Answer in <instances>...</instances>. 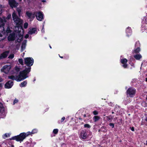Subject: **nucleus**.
Masks as SVG:
<instances>
[{"instance_id": "obj_41", "label": "nucleus", "mask_w": 147, "mask_h": 147, "mask_svg": "<svg viewBox=\"0 0 147 147\" xmlns=\"http://www.w3.org/2000/svg\"><path fill=\"white\" fill-rule=\"evenodd\" d=\"M8 135L9 136V134H7V133H5L4 134V136H3V137L4 138H5L6 137H7Z\"/></svg>"}, {"instance_id": "obj_4", "label": "nucleus", "mask_w": 147, "mask_h": 147, "mask_svg": "<svg viewBox=\"0 0 147 147\" xmlns=\"http://www.w3.org/2000/svg\"><path fill=\"white\" fill-rule=\"evenodd\" d=\"M34 62V59L32 57H26L24 59V63L27 67H26L30 68L31 69V66L33 65Z\"/></svg>"}, {"instance_id": "obj_25", "label": "nucleus", "mask_w": 147, "mask_h": 147, "mask_svg": "<svg viewBox=\"0 0 147 147\" xmlns=\"http://www.w3.org/2000/svg\"><path fill=\"white\" fill-rule=\"evenodd\" d=\"M106 127L105 126H102L100 128V130L104 132H107V130L106 129ZM100 131V130H98V131L99 132Z\"/></svg>"}, {"instance_id": "obj_27", "label": "nucleus", "mask_w": 147, "mask_h": 147, "mask_svg": "<svg viewBox=\"0 0 147 147\" xmlns=\"http://www.w3.org/2000/svg\"><path fill=\"white\" fill-rule=\"evenodd\" d=\"M26 15L29 18H30L32 16V13H31L29 12H26Z\"/></svg>"}, {"instance_id": "obj_28", "label": "nucleus", "mask_w": 147, "mask_h": 147, "mask_svg": "<svg viewBox=\"0 0 147 147\" xmlns=\"http://www.w3.org/2000/svg\"><path fill=\"white\" fill-rule=\"evenodd\" d=\"M59 131V130L57 129H54L53 131V133L55 134H57Z\"/></svg>"}, {"instance_id": "obj_22", "label": "nucleus", "mask_w": 147, "mask_h": 147, "mask_svg": "<svg viewBox=\"0 0 147 147\" xmlns=\"http://www.w3.org/2000/svg\"><path fill=\"white\" fill-rule=\"evenodd\" d=\"M107 119V121H111L113 119L114 116L111 115H109L106 117Z\"/></svg>"}, {"instance_id": "obj_34", "label": "nucleus", "mask_w": 147, "mask_h": 147, "mask_svg": "<svg viewBox=\"0 0 147 147\" xmlns=\"http://www.w3.org/2000/svg\"><path fill=\"white\" fill-rule=\"evenodd\" d=\"M140 49L139 47H138L137 49L135 50L134 51L136 53H138L140 51Z\"/></svg>"}, {"instance_id": "obj_60", "label": "nucleus", "mask_w": 147, "mask_h": 147, "mask_svg": "<svg viewBox=\"0 0 147 147\" xmlns=\"http://www.w3.org/2000/svg\"><path fill=\"white\" fill-rule=\"evenodd\" d=\"M22 1V0H19V2H21Z\"/></svg>"}, {"instance_id": "obj_24", "label": "nucleus", "mask_w": 147, "mask_h": 147, "mask_svg": "<svg viewBox=\"0 0 147 147\" xmlns=\"http://www.w3.org/2000/svg\"><path fill=\"white\" fill-rule=\"evenodd\" d=\"M142 125H147V117L145 119H143L142 121Z\"/></svg>"}, {"instance_id": "obj_52", "label": "nucleus", "mask_w": 147, "mask_h": 147, "mask_svg": "<svg viewBox=\"0 0 147 147\" xmlns=\"http://www.w3.org/2000/svg\"><path fill=\"white\" fill-rule=\"evenodd\" d=\"M41 1L42 2H46V1L45 0H41Z\"/></svg>"}, {"instance_id": "obj_50", "label": "nucleus", "mask_w": 147, "mask_h": 147, "mask_svg": "<svg viewBox=\"0 0 147 147\" xmlns=\"http://www.w3.org/2000/svg\"><path fill=\"white\" fill-rule=\"evenodd\" d=\"M3 81V79L2 78L0 77V82H2Z\"/></svg>"}, {"instance_id": "obj_58", "label": "nucleus", "mask_w": 147, "mask_h": 147, "mask_svg": "<svg viewBox=\"0 0 147 147\" xmlns=\"http://www.w3.org/2000/svg\"><path fill=\"white\" fill-rule=\"evenodd\" d=\"M146 81L147 82V78H146Z\"/></svg>"}, {"instance_id": "obj_55", "label": "nucleus", "mask_w": 147, "mask_h": 147, "mask_svg": "<svg viewBox=\"0 0 147 147\" xmlns=\"http://www.w3.org/2000/svg\"><path fill=\"white\" fill-rule=\"evenodd\" d=\"M35 80H36V78L34 77V79L33 80V82H34Z\"/></svg>"}, {"instance_id": "obj_23", "label": "nucleus", "mask_w": 147, "mask_h": 147, "mask_svg": "<svg viewBox=\"0 0 147 147\" xmlns=\"http://www.w3.org/2000/svg\"><path fill=\"white\" fill-rule=\"evenodd\" d=\"M100 119V117L98 116H95L93 118V120L94 121L96 122L97 121Z\"/></svg>"}, {"instance_id": "obj_5", "label": "nucleus", "mask_w": 147, "mask_h": 147, "mask_svg": "<svg viewBox=\"0 0 147 147\" xmlns=\"http://www.w3.org/2000/svg\"><path fill=\"white\" fill-rule=\"evenodd\" d=\"M2 31H0V41L3 40L5 38V37L3 36V35H5L6 32L7 33H9L11 32V31L10 28H8L7 30L5 31L3 28Z\"/></svg>"}, {"instance_id": "obj_6", "label": "nucleus", "mask_w": 147, "mask_h": 147, "mask_svg": "<svg viewBox=\"0 0 147 147\" xmlns=\"http://www.w3.org/2000/svg\"><path fill=\"white\" fill-rule=\"evenodd\" d=\"M11 68V66L10 65H5L1 69V71L5 74H7L9 73Z\"/></svg>"}, {"instance_id": "obj_62", "label": "nucleus", "mask_w": 147, "mask_h": 147, "mask_svg": "<svg viewBox=\"0 0 147 147\" xmlns=\"http://www.w3.org/2000/svg\"><path fill=\"white\" fill-rule=\"evenodd\" d=\"M79 119H80L81 120H82V118H79Z\"/></svg>"}, {"instance_id": "obj_31", "label": "nucleus", "mask_w": 147, "mask_h": 147, "mask_svg": "<svg viewBox=\"0 0 147 147\" xmlns=\"http://www.w3.org/2000/svg\"><path fill=\"white\" fill-rule=\"evenodd\" d=\"M17 11L18 12V14L19 17L20 16L21 13L22 12V11L21 9H17Z\"/></svg>"}, {"instance_id": "obj_42", "label": "nucleus", "mask_w": 147, "mask_h": 147, "mask_svg": "<svg viewBox=\"0 0 147 147\" xmlns=\"http://www.w3.org/2000/svg\"><path fill=\"white\" fill-rule=\"evenodd\" d=\"M18 36L19 38L23 37V34H22L21 33H19L18 34Z\"/></svg>"}, {"instance_id": "obj_15", "label": "nucleus", "mask_w": 147, "mask_h": 147, "mask_svg": "<svg viewBox=\"0 0 147 147\" xmlns=\"http://www.w3.org/2000/svg\"><path fill=\"white\" fill-rule=\"evenodd\" d=\"M8 78L11 79L13 80H16L17 82H19L21 81V79H19V78H17L16 76L15 77L14 76L11 75V76H9L8 77Z\"/></svg>"}, {"instance_id": "obj_7", "label": "nucleus", "mask_w": 147, "mask_h": 147, "mask_svg": "<svg viewBox=\"0 0 147 147\" xmlns=\"http://www.w3.org/2000/svg\"><path fill=\"white\" fill-rule=\"evenodd\" d=\"M9 4L12 8L16 7L18 5V3L16 2L15 0H9Z\"/></svg>"}, {"instance_id": "obj_44", "label": "nucleus", "mask_w": 147, "mask_h": 147, "mask_svg": "<svg viewBox=\"0 0 147 147\" xmlns=\"http://www.w3.org/2000/svg\"><path fill=\"white\" fill-rule=\"evenodd\" d=\"M3 87V84L2 83H0V90L2 89Z\"/></svg>"}, {"instance_id": "obj_40", "label": "nucleus", "mask_w": 147, "mask_h": 147, "mask_svg": "<svg viewBox=\"0 0 147 147\" xmlns=\"http://www.w3.org/2000/svg\"><path fill=\"white\" fill-rule=\"evenodd\" d=\"M109 125L112 128H114V124L113 123H110L109 124Z\"/></svg>"}, {"instance_id": "obj_8", "label": "nucleus", "mask_w": 147, "mask_h": 147, "mask_svg": "<svg viewBox=\"0 0 147 147\" xmlns=\"http://www.w3.org/2000/svg\"><path fill=\"white\" fill-rule=\"evenodd\" d=\"M36 16L37 19L40 21H42L44 18L42 12L41 11L37 13L36 14Z\"/></svg>"}, {"instance_id": "obj_12", "label": "nucleus", "mask_w": 147, "mask_h": 147, "mask_svg": "<svg viewBox=\"0 0 147 147\" xmlns=\"http://www.w3.org/2000/svg\"><path fill=\"white\" fill-rule=\"evenodd\" d=\"M9 53L8 51H6L0 55V59L7 57Z\"/></svg>"}, {"instance_id": "obj_57", "label": "nucleus", "mask_w": 147, "mask_h": 147, "mask_svg": "<svg viewBox=\"0 0 147 147\" xmlns=\"http://www.w3.org/2000/svg\"><path fill=\"white\" fill-rule=\"evenodd\" d=\"M14 147V146L13 145H12L11 147Z\"/></svg>"}, {"instance_id": "obj_48", "label": "nucleus", "mask_w": 147, "mask_h": 147, "mask_svg": "<svg viewBox=\"0 0 147 147\" xmlns=\"http://www.w3.org/2000/svg\"><path fill=\"white\" fill-rule=\"evenodd\" d=\"M130 128L131 129V130L132 131H134V127H130Z\"/></svg>"}, {"instance_id": "obj_36", "label": "nucleus", "mask_w": 147, "mask_h": 147, "mask_svg": "<svg viewBox=\"0 0 147 147\" xmlns=\"http://www.w3.org/2000/svg\"><path fill=\"white\" fill-rule=\"evenodd\" d=\"M59 56L61 58H62V59L64 58L66 59H68L69 58V57L68 56H66V57H63V56H60L59 55Z\"/></svg>"}, {"instance_id": "obj_37", "label": "nucleus", "mask_w": 147, "mask_h": 147, "mask_svg": "<svg viewBox=\"0 0 147 147\" xmlns=\"http://www.w3.org/2000/svg\"><path fill=\"white\" fill-rule=\"evenodd\" d=\"M18 102V99L16 98L13 101V104L14 105L15 104L17 103Z\"/></svg>"}, {"instance_id": "obj_13", "label": "nucleus", "mask_w": 147, "mask_h": 147, "mask_svg": "<svg viewBox=\"0 0 147 147\" xmlns=\"http://www.w3.org/2000/svg\"><path fill=\"white\" fill-rule=\"evenodd\" d=\"M127 60L126 59H121V63L123 64L122 66L124 68H126L127 67Z\"/></svg>"}, {"instance_id": "obj_38", "label": "nucleus", "mask_w": 147, "mask_h": 147, "mask_svg": "<svg viewBox=\"0 0 147 147\" xmlns=\"http://www.w3.org/2000/svg\"><path fill=\"white\" fill-rule=\"evenodd\" d=\"M93 113L95 115H97L98 114V112L96 111H94L93 112Z\"/></svg>"}, {"instance_id": "obj_61", "label": "nucleus", "mask_w": 147, "mask_h": 147, "mask_svg": "<svg viewBox=\"0 0 147 147\" xmlns=\"http://www.w3.org/2000/svg\"><path fill=\"white\" fill-rule=\"evenodd\" d=\"M50 47L51 49L52 48L51 46L50 45Z\"/></svg>"}, {"instance_id": "obj_20", "label": "nucleus", "mask_w": 147, "mask_h": 147, "mask_svg": "<svg viewBox=\"0 0 147 147\" xmlns=\"http://www.w3.org/2000/svg\"><path fill=\"white\" fill-rule=\"evenodd\" d=\"M134 57L138 60H140L142 58V56L140 54H137L134 55Z\"/></svg>"}, {"instance_id": "obj_45", "label": "nucleus", "mask_w": 147, "mask_h": 147, "mask_svg": "<svg viewBox=\"0 0 147 147\" xmlns=\"http://www.w3.org/2000/svg\"><path fill=\"white\" fill-rule=\"evenodd\" d=\"M29 36V35L28 34H26L24 38H28Z\"/></svg>"}, {"instance_id": "obj_9", "label": "nucleus", "mask_w": 147, "mask_h": 147, "mask_svg": "<svg viewBox=\"0 0 147 147\" xmlns=\"http://www.w3.org/2000/svg\"><path fill=\"white\" fill-rule=\"evenodd\" d=\"M13 85V82L11 80H9L5 84V88L9 89L11 88Z\"/></svg>"}, {"instance_id": "obj_32", "label": "nucleus", "mask_w": 147, "mask_h": 147, "mask_svg": "<svg viewBox=\"0 0 147 147\" xmlns=\"http://www.w3.org/2000/svg\"><path fill=\"white\" fill-rule=\"evenodd\" d=\"M65 118L64 117H63L61 119V121H58V123H61L63 122L65 120Z\"/></svg>"}, {"instance_id": "obj_10", "label": "nucleus", "mask_w": 147, "mask_h": 147, "mask_svg": "<svg viewBox=\"0 0 147 147\" xmlns=\"http://www.w3.org/2000/svg\"><path fill=\"white\" fill-rule=\"evenodd\" d=\"M81 137L83 139H86L87 137V133L85 129L82 130L80 133Z\"/></svg>"}, {"instance_id": "obj_33", "label": "nucleus", "mask_w": 147, "mask_h": 147, "mask_svg": "<svg viewBox=\"0 0 147 147\" xmlns=\"http://www.w3.org/2000/svg\"><path fill=\"white\" fill-rule=\"evenodd\" d=\"M14 57V55L13 54L11 53L8 56V58L10 59H12Z\"/></svg>"}, {"instance_id": "obj_59", "label": "nucleus", "mask_w": 147, "mask_h": 147, "mask_svg": "<svg viewBox=\"0 0 147 147\" xmlns=\"http://www.w3.org/2000/svg\"><path fill=\"white\" fill-rule=\"evenodd\" d=\"M114 112L113 111L112 112V114H114Z\"/></svg>"}, {"instance_id": "obj_21", "label": "nucleus", "mask_w": 147, "mask_h": 147, "mask_svg": "<svg viewBox=\"0 0 147 147\" xmlns=\"http://www.w3.org/2000/svg\"><path fill=\"white\" fill-rule=\"evenodd\" d=\"M27 80L24 81L23 82H22L20 84V86L21 87H24L26 86L27 84Z\"/></svg>"}, {"instance_id": "obj_43", "label": "nucleus", "mask_w": 147, "mask_h": 147, "mask_svg": "<svg viewBox=\"0 0 147 147\" xmlns=\"http://www.w3.org/2000/svg\"><path fill=\"white\" fill-rule=\"evenodd\" d=\"M3 108V104L1 102H0V108L2 109Z\"/></svg>"}, {"instance_id": "obj_2", "label": "nucleus", "mask_w": 147, "mask_h": 147, "mask_svg": "<svg viewBox=\"0 0 147 147\" xmlns=\"http://www.w3.org/2000/svg\"><path fill=\"white\" fill-rule=\"evenodd\" d=\"M12 16L13 20L16 23V26L18 29L20 28L23 31L24 29L22 26L23 20L18 18L15 11L13 12Z\"/></svg>"}, {"instance_id": "obj_1", "label": "nucleus", "mask_w": 147, "mask_h": 147, "mask_svg": "<svg viewBox=\"0 0 147 147\" xmlns=\"http://www.w3.org/2000/svg\"><path fill=\"white\" fill-rule=\"evenodd\" d=\"M37 132V129H34L32 130L31 132L28 131L26 133L24 132L22 133H20L19 135L13 136L9 139L10 140H15L17 142H22L26 137L31 134L36 133Z\"/></svg>"}, {"instance_id": "obj_26", "label": "nucleus", "mask_w": 147, "mask_h": 147, "mask_svg": "<svg viewBox=\"0 0 147 147\" xmlns=\"http://www.w3.org/2000/svg\"><path fill=\"white\" fill-rule=\"evenodd\" d=\"M11 18V15L10 13H9L7 17L5 18V17H4L3 18L4 20L5 19L6 20H9Z\"/></svg>"}, {"instance_id": "obj_54", "label": "nucleus", "mask_w": 147, "mask_h": 147, "mask_svg": "<svg viewBox=\"0 0 147 147\" xmlns=\"http://www.w3.org/2000/svg\"><path fill=\"white\" fill-rule=\"evenodd\" d=\"M3 6L1 4H0V8H2L3 7Z\"/></svg>"}, {"instance_id": "obj_11", "label": "nucleus", "mask_w": 147, "mask_h": 147, "mask_svg": "<svg viewBox=\"0 0 147 147\" xmlns=\"http://www.w3.org/2000/svg\"><path fill=\"white\" fill-rule=\"evenodd\" d=\"M136 92V90L133 88H129V97H133L135 95Z\"/></svg>"}, {"instance_id": "obj_64", "label": "nucleus", "mask_w": 147, "mask_h": 147, "mask_svg": "<svg viewBox=\"0 0 147 147\" xmlns=\"http://www.w3.org/2000/svg\"><path fill=\"white\" fill-rule=\"evenodd\" d=\"M146 99L147 100V96H146Z\"/></svg>"}, {"instance_id": "obj_29", "label": "nucleus", "mask_w": 147, "mask_h": 147, "mask_svg": "<svg viewBox=\"0 0 147 147\" xmlns=\"http://www.w3.org/2000/svg\"><path fill=\"white\" fill-rule=\"evenodd\" d=\"M84 127L87 128H90L91 127V126L88 124H85L84 125Z\"/></svg>"}, {"instance_id": "obj_18", "label": "nucleus", "mask_w": 147, "mask_h": 147, "mask_svg": "<svg viewBox=\"0 0 147 147\" xmlns=\"http://www.w3.org/2000/svg\"><path fill=\"white\" fill-rule=\"evenodd\" d=\"M37 31V29L36 28H32L28 32V33L30 34H32L35 33Z\"/></svg>"}, {"instance_id": "obj_14", "label": "nucleus", "mask_w": 147, "mask_h": 147, "mask_svg": "<svg viewBox=\"0 0 147 147\" xmlns=\"http://www.w3.org/2000/svg\"><path fill=\"white\" fill-rule=\"evenodd\" d=\"M9 41H13L15 40V36L14 34H10L7 38Z\"/></svg>"}, {"instance_id": "obj_49", "label": "nucleus", "mask_w": 147, "mask_h": 147, "mask_svg": "<svg viewBox=\"0 0 147 147\" xmlns=\"http://www.w3.org/2000/svg\"><path fill=\"white\" fill-rule=\"evenodd\" d=\"M20 39L19 42H21L23 40V37H20Z\"/></svg>"}, {"instance_id": "obj_3", "label": "nucleus", "mask_w": 147, "mask_h": 147, "mask_svg": "<svg viewBox=\"0 0 147 147\" xmlns=\"http://www.w3.org/2000/svg\"><path fill=\"white\" fill-rule=\"evenodd\" d=\"M30 68L25 67V69L20 72V74L18 76H16L17 78H19V79L24 80L28 77V74L30 71Z\"/></svg>"}, {"instance_id": "obj_39", "label": "nucleus", "mask_w": 147, "mask_h": 147, "mask_svg": "<svg viewBox=\"0 0 147 147\" xmlns=\"http://www.w3.org/2000/svg\"><path fill=\"white\" fill-rule=\"evenodd\" d=\"M15 70L17 72H19L20 70L19 68L17 66L15 67Z\"/></svg>"}, {"instance_id": "obj_47", "label": "nucleus", "mask_w": 147, "mask_h": 147, "mask_svg": "<svg viewBox=\"0 0 147 147\" xmlns=\"http://www.w3.org/2000/svg\"><path fill=\"white\" fill-rule=\"evenodd\" d=\"M126 93L127 94V97H128V94H129V88H128L126 91Z\"/></svg>"}, {"instance_id": "obj_56", "label": "nucleus", "mask_w": 147, "mask_h": 147, "mask_svg": "<svg viewBox=\"0 0 147 147\" xmlns=\"http://www.w3.org/2000/svg\"><path fill=\"white\" fill-rule=\"evenodd\" d=\"M145 145L147 146V140L146 141V143L145 144Z\"/></svg>"}, {"instance_id": "obj_19", "label": "nucleus", "mask_w": 147, "mask_h": 147, "mask_svg": "<svg viewBox=\"0 0 147 147\" xmlns=\"http://www.w3.org/2000/svg\"><path fill=\"white\" fill-rule=\"evenodd\" d=\"M27 41V40H25L22 42L21 46V48L22 49H25Z\"/></svg>"}, {"instance_id": "obj_16", "label": "nucleus", "mask_w": 147, "mask_h": 147, "mask_svg": "<svg viewBox=\"0 0 147 147\" xmlns=\"http://www.w3.org/2000/svg\"><path fill=\"white\" fill-rule=\"evenodd\" d=\"M6 22V20L5 19L3 20L0 17V28H3V26L5 25V22Z\"/></svg>"}, {"instance_id": "obj_35", "label": "nucleus", "mask_w": 147, "mask_h": 147, "mask_svg": "<svg viewBox=\"0 0 147 147\" xmlns=\"http://www.w3.org/2000/svg\"><path fill=\"white\" fill-rule=\"evenodd\" d=\"M28 26V24L27 22L25 23L24 24V28L25 29L27 28Z\"/></svg>"}, {"instance_id": "obj_53", "label": "nucleus", "mask_w": 147, "mask_h": 147, "mask_svg": "<svg viewBox=\"0 0 147 147\" xmlns=\"http://www.w3.org/2000/svg\"><path fill=\"white\" fill-rule=\"evenodd\" d=\"M117 117H115L114 118V120H115L117 119Z\"/></svg>"}, {"instance_id": "obj_51", "label": "nucleus", "mask_w": 147, "mask_h": 147, "mask_svg": "<svg viewBox=\"0 0 147 147\" xmlns=\"http://www.w3.org/2000/svg\"><path fill=\"white\" fill-rule=\"evenodd\" d=\"M3 11V10L2 9H1V11H0V14H1V13H2Z\"/></svg>"}, {"instance_id": "obj_30", "label": "nucleus", "mask_w": 147, "mask_h": 147, "mask_svg": "<svg viewBox=\"0 0 147 147\" xmlns=\"http://www.w3.org/2000/svg\"><path fill=\"white\" fill-rule=\"evenodd\" d=\"M18 62L19 63L22 65H23L24 63L23 62V60L22 59L20 58L18 59Z\"/></svg>"}, {"instance_id": "obj_63", "label": "nucleus", "mask_w": 147, "mask_h": 147, "mask_svg": "<svg viewBox=\"0 0 147 147\" xmlns=\"http://www.w3.org/2000/svg\"><path fill=\"white\" fill-rule=\"evenodd\" d=\"M128 28H129V27H127V29H128Z\"/></svg>"}, {"instance_id": "obj_46", "label": "nucleus", "mask_w": 147, "mask_h": 147, "mask_svg": "<svg viewBox=\"0 0 147 147\" xmlns=\"http://www.w3.org/2000/svg\"><path fill=\"white\" fill-rule=\"evenodd\" d=\"M35 13H36L35 12H34L33 14H32V18H34L35 17V16H36Z\"/></svg>"}, {"instance_id": "obj_17", "label": "nucleus", "mask_w": 147, "mask_h": 147, "mask_svg": "<svg viewBox=\"0 0 147 147\" xmlns=\"http://www.w3.org/2000/svg\"><path fill=\"white\" fill-rule=\"evenodd\" d=\"M90 115L88 113L84 114L83 115V118H84V120L85 121H87L88 120L90 119Z\"/></svg>"}]
</instances>
